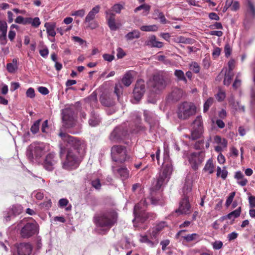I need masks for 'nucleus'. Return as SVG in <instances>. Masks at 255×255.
Wrapping results in <instances>:
<instances>
[{"mask_svg":"<svg viewBox=\"0 0 255 255\" xmlns=\"http://www.w3.org/2000/svg\"><path fill=\"white\" fill-rule=\"evenodd\" d=\"M122 92V87L121 85H116L115 88V93L116 94L118 100L119 99V97L120 94Z\"/></svg>","mask_w":255,"mask_h":255,"instance_id":"obj_58","label":"nucleus"},{"mask_svg":"<svg viewBox=\"0 0 255 255\" xmlns=\"http://www.w3.org/2000/svg\"><path fill=\"white\" fill-rule=\"evenodd\" d=\"M232 48L229 44H226L224 48V52L225 53V56L227 57H228L230 56L232 53Z\"/></svg>","mask_w":255,"mask_h":255,"instance_id":"obj_52","label":"nucleus"},{"mask_svg":"<svg viewBox=\"0 0 255 255\" xmlns=\"http://www.w3.org/2000/svg\"><path fill=\"white\" fill-rule=\"evenodd\" d=\"M214 140L216 143L219 144V145L223 147H227V140L225 138H221L220 136H215L214 138Z\"/></svg>","mask_w":255,"mask_h":255,"instance_id":"obj_40","label":"nucleus"},{"mask_svg":"<svg viewBox=\"0 0 255 255\" xmlns=\"http://www.w3.org/2000/svg\"><path fill=\"white\" fill-rule=\"evenodd\" d=\"M40 24L41 22L39 17H36L32 19V22L31 24L32 26L34 27H38Z\"/></svg>","mask_w":255,"mask_h":255,"instance_id":"obj_54","label":"nucleus"},{"mask_svg":"<svg viewBox=\"0 0 255 255\" xmlns=\"http://www.w3.org/2000/svg\"><path fill=\"white\" fill-rule=\"evenodd\" d=\"M117 213L115 211L107 212L96 220L97 225L100 228H103L104 231L109 229L117 221Z\"/></svg>","mask_w":255,"mask_h":255,"instance_id":"obj_4","label":"nucleus"},{"mask_svg":"<svg viewBox=\"0 0 255 255\" xmlns=\"http://www.w3.org/2000/svg\"><path fill=\"white\" fill-rule=\"evenodd\" d=\"M228 175V171L225 167L222 169L221 167L218 166L217 170V176L218 177L221 176L223 179H225Z\"/></svg>","mask_w":255,"mask_h":255,"instance_id":"obj_41","label":"nucleus"},{"mask_svg":"<svg viewBox=\"0 0 255 255\" xmlns=\"http://www.w3.org/2000/svg\"><path fill=\"white\" fill-rule=\"evenodd\" d=\"M241 212V208L239 207L236 210L231 212L227 215V218L230 220H234L240 216Z\"/></svg>","mask_w":255,"mask_h":255,"instance_id":"obj_37","label":"nucleus"},{"mask_svg":"<svg viewBox=\"0 0 255 255\" xmlns=\"http://www.w3.org/2000/svg\"><path fill=\"white\" fill-rule=\"evenodd\" d=\"M7 25L5 21L0 20V31L1 33H7Z\"/></svg>","mask_w":255,"mask_h":255,"instance_id":"obj_49","label":"nucleus"},{"mask_svg":"<svg viewBox=\"0 0 255 255\" xmlns=\"http://www.w3.org/2000/svg\"><path fill=\"white\" fill-rule=\"evenodd\" d=\"M205 156V153L202 151L191 153L188 157V160L192 168L196 170L204 161Z\"/></svg>","mask_w":255,"mask_h":255,"instance_id":"obj_14","label":"nucleus"},{"mask_svg":"<svg viewBox=\"0 0 255 255\" xmlns=\"http://www.w3.org/2000/svg\"><path fill=\"white\" fill-rule=\"evenodd\" d=\"M127 129L123 126L117 127L111 133L110 138L114 142H119L128 137Z\"/></svg>","mask_w":255,"mask_h":255,"instance_id":"obj_12","label":"nucleus"},{"mask_svg":"<svg viewBox=\"0 0 255 255\" xmlns=\"http://www.w3.org/2000/svg\"><path fill=\"white\" fill-rule=\"evenodd\" d=\"M125 37L128 40H131L134 38H138L140 37V32L137 30H134L127 34Z\"/></svg>","mask_w":255,"mask_h":255,"instance_id":"obj_36","label":"nucleus"},{"mask_svg":"<svg viewBox=\"0 0 255 255\" xmlns=\"http://www.w3.org/2000/svg\"><path fill=\"white\" fill-rule=\"evenodd\" d=\"M214 99L212 98H208L204 104L203 111L204 113L207 112L210 107L213 104Z\"/></svg>","mask_w":255,"mask_h":255,"instance_id":"obj_48","label":"nucleus"},{"mask_svg":"<svg viewBox=\"0 0 255 255\" xmlns=\"http://www.w3.org/2000/svg\"><path fill=\"white\" fill-rule=\"evenodd\" d=\"M92 185L96 189H99L101 188V184L99 179H96L92 181Z\"/></svg>","mask_w":255,"mask_h":255,"instance_id":"obj_53","label":"nucleus"},{"mask_svg":"<svg viewBox=\"0 0 255 255\" xmlns=\"http://www.w3.org/2000/svg\"><path fill=\"white\" fill-rule=\"evenodd\" d=\"M203 131V124L202 117L198 116L193 123V129L191 132V138L195 140L199 138Z\"/></svg>","mask_w":255,"mask_h":255,"instance_id":"obj_13","label":"nucleus"},{"mask_svg":"<svg viewBox=\"0 0 255 255\" xmlns=\"http://www.w3.org/2000/svg\"><path fill=\"white\" fill-rule=\"evenodd\" d=\"M175 76L178 78V80L187 82L184 72L181 70H176L174 72Z\"/></svg>","mask_w":255,"mask_h":255,"instance_id":"obj_44","label":"nucleus"},{"mask_svg":"<svg viewBox=\"0 0 255 255\" xmlns=\"http://www.w3.org/2000/svg\"><path fill=\"white\" fill-rule=\"evenodd\" d=\"M145 91V89L144 81L141 79L137 80L133 92V97L135 100L137 101H139L143 96Z\"/></svg>","mask_w":255,"mask_h":255,"instance_id":"obj_17","label":"nucleus"},{"mask_svg":"<svg viewBox=\"0 0 255 255\" xmlns=\"http://www.w3.org/2000/svg\"><path fill=\"white\" fill-rule=\"evenodd\" d=\"M233 75V72L228 71L227 73H226L224 80V84L225 85L228 86L230 84Z\"/></svg>","mask_w":255,"mask_h":255,"instance_id":"obj_42","label":"nucleus"},{"mask_svg":"<svg viewBox=\"0 0 255 255\" xmlns=\"http://www.w3.org/2000/svg\"><path fill=\"white\" fill-rule=\"evenodd\" d=\"M214 168L215 166L213 164V160L212 159H210L207 161L204 167L203 170L211 174L214 172Z\"/></svg>","mask_w":255,"mask_h":255,"instance_id":"obj_33","label":"nucleus"},{"mask_svg":"<svg viewBox=\"0 0 255 255\" xmlns=\"http://www.w3.org/2000/svg\"><path fill=\"white\" fill-rule=\"evenodd\" d=\"M145 44L153 47L161 48L163 46V43L156 40L155 36L152 35L146 41Z\"/></svg>","mask_w":255,"mask_h":255,"instance_id":"obj_27","label":"nucleus"},{"mask_svg":"<svg viewBox=\"0 0 255 255\" xmlns=\"http://www.w3.org/2000/svg\"><path fill=\"white\" fill-rule=\"evenodd\" d=\"M168 155L167 153L164 154V166L163 170L159 173V176L157 179L156 184L151 189L150 196L148 200H149L151 204L154 205L163 204L162 200L157 197H155V191L159 190L161 186L166 182L170 175H171L173 168L170 162L168 161Z\"/></svg>","mask_w":255,"mask_h":255,"instance_id":"obj_2","label":"nucleus"},{"mask_svg":"<svg viewBox=\"0 0 255 255\" xmlns=\"http://www.w3.org/2000/svg\"><path fill=\"white\" fill-rule=\"evenodd\" d=\"M100 121L99 116L92 112L91 118L89 120V125L92 127H95L99 124Z\"/></svg>","mask_w":255,"mask_h":255,"instance_id":"obj_31","label":"nucleus"},{"mask_svg":"<svg viewBox=\"0 0 255 255\" xmlns=\"http://www.w3.org/2000/svg\"><path fill=\"white\" fill-rule=\"evenodd\" d=\"M32 251V247L28 243H21L17 248L18 255H30Z\"/></svg>","mask_w":255,"mask_h":255,"instance_id":"obj_22","label":"nucleus"},{"mask_svg":"<svg viewBox=\"0 0 255 255\" xmlns=\"http://www.w3.org/2000/svg\"><path fill=\"white\" fill-rule=\"evenodd\" d=\"M150 9V6L149 5L146 4H141V5H139V6L137 7L136 8H135L134 9V12L136 13L138 11H139L141 10H143L142 14L143 16H146L149 13Z\"/></svg>","mask_w":255,"mask_h":255,"instance_id":"obj_32","label":"nucleus"},{"mask_svg":"<svg viewBox=\"0 0 255 255\" xmlns=\"http://www.w3.org/2000/svg\"><path fill=\"white\" fill-rule=\"evenodd\" d=\"M40 121V120L35 121L31 126L30 130L33 133L35 134L38 131Z\"/></svg>","mask_w":255,"mask_h":255,"instance_id":"obj_47","label":"nucleus"},{"mask_svg":"<svg viewBox=\"0 0 255 255\" xmlns=\"http://www.w3.org/2000/svg\"><path fill=\"white\" fill-rule=\"evenodd\" d=\"M49 150L48 144L44 143H33L28 146L26 155L28 159L32 160L34 158H40Z\"/></svg>","mask_w":255,"mask_h":255,"instance_id":"obj_3","label":"nucleus"},{"mask_svg":"<svg viewBox=\"0 0 255 255\" xmlns=\"http://www.w3.org/2000/svg\"><path fill=\"white\" fill-rule=\"evenodd\" d=\"M196 112V107L191 102H184L178 108L177 115L179 119L185 120L194 115Z\"/></svg>","mask_w":255,"mask_h":255,"instance_id":"obj_6","label":"nucleus"},{"mask_svg":"<svg viewBox=\"0 0 255 255\" xmlns=\"http://www.w3.org/2000/svg\"><path fill=\"white\" fill-rule=\"evenodd\" d=\"M44 27L46 28L48 35L54 37L56 34L55 30L56 23L54 22H46L44 24Z\"/></svg>","mask_w":255,"mask_h":255,"instance_id":"obj_28","label":"nucleus"},{"mask_svg":"<svg viewBox=\"0 0 255 255\" xmlns=\"http://www.w3.org/2000/svg\"><path fill=\"white\" fill-rule=\"evenodd\" d=\"M238 236V234L235 232H233L228 235V239L231 241L236 239Z\"/></svg>","mask_w":255,"mask_h":255,"instance_id":"obj_64","label":"nucleus"},{"mask_svg":"<svg viewBox=\"0 0 255 255\" xmlns=\"http://www.w3.org/2000/svg\"><path fill=\"white\" fill-rule=\"evenodd\" d=\"M100 9V5H96L92 8L86 15L84 22L87 24L86 27L87 28L94 29L98 27V23L95 19L96 14L99 12Z\"/></svg>","mask_w":255,"mask_h":255,"instance_id":"obj_9","label":"nucleus"},{"mask_svg":"<svg viewBox=\"0 0 255 255\" xmlns=\"http://www.w3.org/2000/svg\"><path fill=\"white\" fill-rule=\"evenodd\" d=\"M184 194V197L179 203V207L178 210L176 211V212H179L182 214H188L191 212V207L189 203V199L188 194L185 193Z\"/></svg>","mask_w":255,"mask_h":255,"instance_id":"obj_15","label":"nucleus"},{"mask_svg":"<svg viewBox=\"0 0 255 255\" xmlns=\"http://www.w3.org/2000/svg\"><path fill=\"white\" fill-rule=\"evenodd\" d=\"M234 178L237 180V183L241 186H246L248 180L245 177L244 174L240 171H238L235 172Z\"/></svg>","mask_w":255,"mask_h":255,"instance_id":"obj_25","label":"nucleus"},{"mask_svg":"<svg viewBox=\"0 0 255 255\" xmlns=\"http://www.w3.org/2000/svg\"><path fill=\"white\" fill-rule=\"evenodd\" d=\"M167 85L166 82L163 76L156 74L153 76L150 81L149 85L152 88V91L156 93H159L163 90Z\"/></svg>","mask_w":255,"mask_h":255,"instance_id":"obj_8","label":"nucleus"},{"mask_svg":"<svg viewBox=\"0 0 255 255\" xmlns=\"http://www.w3.org/2000/svg\"><path fill=\"white\" fill-rule=\"evenodd\" d=\"M111 156L114 161L120 163H123L128 158L126 148L121 145H114L112 147Z\"/></svg>","mask_w":255,"mask_h":255,"instance_id":"obj_7","label":"nucleus"},{"mask_svg":"<svg viewBox=\"0 0 255 255\" xmlns=\"http://www.w3.org/2000/svg\"><path fill=\"white\" fill-rule=\"evenodd\" d=\"M235 192H232L229 196L228 197L227 200H226V206L228 207L229 206L231 203L232 202L233 200V199L235 197Z\"/></svg>","mask_w":255,"mask_h":255,"instance_id":"obj_55","label":"nucleus"},{"mask_svg":"<svg viewBox=\"0 0 255 255\" xmlns=\"http://www.w3.org/2000/svg\"><path fill=\"white\" fill-rule=\"evenodd\" d=\"M106 18L110 29L112 31L117 30L120 27V24L116 22L115 14L110 10L105 11Z\"/></svg>","mask_w":255,"mask_h":255,"instance_id":"obj_20","label":"nucleus"},{"mask_svg":"<svg viewBox=\"0 0 255 255\" xmlns=\"http://www.w3.org/2000/svg\"><path fill=\"white\" fill-rule=\"evenodd\" d=\"M154 15L157 16L156 18L159 19L162 23L165 24L169 23V22H168L165 18L163 13L159 10L156 9L154 10Z\"/></svg>","mask_w":255,"mask_h":255,"instance_id":"obj_39","label":"nucleus"},{"mask_svg":"<svg viewBox=\"0 0 255 255\" xmlns=\"http://www.w3.org/2000/svg\"><path fill=\"white\" fill-rule=\"evenodd\" d=\"M174 41L177 43H183L186 44H192L194 43V40L190 38H186L185 37L180 36L175 37L174 39Z\"/></svg>","mask_w":255,"mask_h":255,"instance_id":"obj_30","label":"nucleus"},{"mask_svg":"<svg viewBox=\"0 0 255 255\" xmlns=\"http://www.w3.org/2000/svg\"><path fill=\"white\" fill-rule=\"evenodd\" d=\"M143 114L145 121L147 122L150 126H151L153 124L152 120L155 118L154 114L147 110H144Z\"/></svg>","mask_w":255,"mask_h":255,"instance_id":"obj_34","label":"nucleus"},{"mask_svg":"<svg viewBox=\"0 0 255 255\" xmlns=\"http://www.w3.org/2000/svg\"><path fill=\"white\" fill-rule=\"evenodd\" d=\"M72 38V39L75 42L79 43V44L81 45H82L84 44H86V41L84 40L83 39H82V38H81L80 37H79L78 36H73Z\"/></svg>","mask_w":255,"mask_h":255,"instance_id":"obj_60","label":"nucleus"},{"mask_svg":"<svg viewBox=\"0 0 255 255\" xmlns=\"http://www.w3.org/2000/svg\"><path fill=\"white\" fill-rule=\"evenodd\" d=\"M22 225L23 226L21 229L20 234L23 238H29L38 233V226L35 222H30L24 218L18 224L19 226Z\"/></svg>","mask_w":255,"mask_h":255,"instance_id":"obj_5","label":"nucleus"},{"mask_svg":"<svg viewBox=\"0 0 255 255\" xmlns=\"http://www.w3.org/2000/svg\"><path fill=\"white\" fill-rule=\"evenodd\" d=\"M230 103L232 105L233 108L236 111H238L239 112H244L245 108L244 106L240 105L239 102H235L233 99H231L230 101Z\"/></svg>","mask_w":255,"mask_h":255,"instance_id":"obj_38","label":"nucleus"},{"mask_svg":"<svg viewBox=\"0 0 255 255\" xmlns=\"http://www.w3.org/2000/svg\"><path fill=\"white\" fill-rule=\"evenodd\" d=\"M38 90L40 93L44 95H46L49 93V90L45 87H39Z\"/></svg>","mask_w":255,"mask_h":255,"instance_id":"obj_62","label":"nucleus"},{"mask_svg":"<svg viewBox=\"0 0 255 255\" xmlns=\"http://www.w3.org/2000/svg\"><path fill=\"white\" fill-rule=\"evenodd\" d=\"M22 210V208L20 205L12 206L8 209L6 215L4 216L6 221H9L17 215H19Z\"/></svg>","mask_w":255,"mask_h":255,"instance_id":"obj_21","label":"nucleus"},{"mask_svg":"<svg viewBox=\"0 0 255 255\" xmlns=\"http://www.w3.org/2000/svg\"><path fill=\"white\" fill-rule=\"evenodd\" d=\"M59 136L61 138L60 156L66 151V158L63 162V168L71 169L77 167L80 157L85 152V143L83 140L66 133L61 132Z\"/></svg>","mask_w":255,"mask_h":255,"instance_id":"obj_1","label":"nucleus"},{"mask_svg":"<svg viewBox=\"0 0 255 255\" xmlns=\"http://www.w3.org/2000/svg\"><path fill=\"white\" fill-rule=\"evenodd\" d=\"M68 203V201L67 199L62 198L59 200L58 202V205L60 207H65Z\"/></svg>","mask_w":255,"mask_h":255,"instance_id":"obj_59","label":"nucleus"},{"mask_svg":"<svg viewBox=\"0 0 255 255\" xmlns=\"http://www.w3.org/2000/svg\"><path fill=\"white\" fill-rule=\"evenodd\" d=\"M124 5L120 3H116L114 4L112 7L111 8L110 10H111V12L112 11L115 12L117 13H120L121 11V10L124 9Z\"/></svg>","mask_w":255,"mask_h":255,"instance_id":"obj_46","label":"nucleus"},{"mask_svg":"<svg viewBox=\"0 0 255 255\" xmlns=\"http://www.w3.org/2000/svg\"><path fill=\"white\" fill-rule=\"evenodd\" d=\"M226 97V95L225 92L222 91H220L216 96V99L219 101H223Z\"/></svg>","mask_w":255,"mask_h":255,"instance_id":"obj_63","label":"nucleus"},{"mask_svg":"<svg viewBox=\"0 0 255 255\" xmlns=\"http://www.w3.org/2000/svg\"><path fill=\"white\" fill-rule=\"evenodd\" d=\"M57 161L58 159L55 154L50 153L45 157L43 163V167L47 170L51 171L54 168Z\"/></svg>","mask_w":255,"mask_h":255,"instance_id":"obj_16","label":"nucleus"},{"mask_svg":"<svg viewBox=\"0 0 255 255\" xmlns=\"http://www.w3.org/2000/svg\"><path fill=\"white\" fill-rule=\"evenodd\" d=\"M18 69V60L14 58L11 63H7L6 65V69L10 73H14Z\"/></svg>","mask_w":255,"mask_h":255,"instance_id":"obj_29","label":"nucleus"},{"mask_svg":"<svg viewBox=\"0 0 255 255\" xmlns=\"http://www.w3.org/2000/svg\"><path fill=\"white\" fill-rule=\"evenodd\" d=\"M166 223L165 222H160L153 227L151 233L152 239H156L157 235L166 226Z\"/></svg>","mask_w":255,"mask_h":255,"instance_id":"obj_23","label":"nucleus"},{"mask_svg":"<svg viewBox=\"0 0 255 255\" xmlns=\"http://www.w3.org/2000/svg\"><path fill=\"white\" fill-rule=\"evenodd\" d=\"M197 178V174L194 172H189L186 176L185 184L183 188V192L189 194L192 189L193 182Z\"/></svg>","mask_w":255,"mask_h":255,"instance_id":"obj_18","label":"nucleus"},{"mask_svg":"<svg viewBox=\"0 0 255 255\" xmlns=\"http://www.w3.org/2000/svg\"><path fill=\"white\" fill-rule=\"evenodd\" d=\"M32 196L38 200H41L43 199L44 195L41 191H35L32 193Z\"/></svg>","mask_w":255,"mask_h":255,"instance_id":"obj_57","label":"nucleus"},{"mask_svg":"<svg viewBox=\"0 0 255 255\" xmlns=\"http://www.w3.org/2000/svg\"><path fill=\"white\" fill-rule=\"evenodd\" d=\"M113 171L115 174L119 175L123 180L129 177V171L126 167H121L118 169L113 167Z\"/></svg>","mask_w":255,"mask_h":255,"instance_id":"obj_24","label":"nucleus"},{"mask_svg":"<svg viewBox=\"0 0 255 255\" xmlns=\"http://www.w3.org/2000/svg\"><path fill=\"white\" fill-rule=\"evenodd\" d=\"M134 72L128 71L123 76L122 82L123 84L126 87L129 86L133 81Z\"/></svg>","mask_w":255,"mask_h":255,"instance_id":"obj_26","label":"nucleus"},{"mask_svg":"<svg viewBox=\"0 0 255 255\" xmlns=\"http://www.w3.org/2000/svg\"><path fill=\"white\" fill-rule=\"evenodd\" d=\"M148 203L146 200H141L139 203L136 205L134 208V215L135 216L133 221H137V222H143L147 218L146 213L145 212Z\"/></svg>","mask_w":255,"mask_h":255,"instance_id":"obj_10","label":"nucleus"},{"mask_svg":"<svg viewBox=\"0 0 255 255\" xmlns=\"http://www.w3.org/2000/svg\"><path fill=\"white\" fill-rule=\"evenodd\" d=\"M158 27L156 25H143L141 26L140 30L143 31H156Z\"/></svg>","mask_w":255,"mask_h":255,"instance_id":"obj_43","label":"nucleus"},{"mask_svg":"<svg viewBox=\"0 0 255 255\" xmlns=\"http://www.w3.org/2000/svg\"><path fill=\"white\" fill-rule=\"evenodd\" d=\"M85 13V10L84 9H81L76 11H73L71 13L72 16H77L80 17H83Z\"/></svg>","mask_w":255,"mask_h":255,"instance_id":"obj_50","label":"nucleus"},{"mask_svg":"<svg viewBox=\"0 0 255 255\" xmlns=\"http://www.w3.org/2000/svg\"><path fill=\"white\" fill-rule=\"evenodd\" d=\"M249 205L251 208H253L255 207V197L253 196H250L249 197Z\"/></svg>","mask_w":255,"mask_h":255,"instance_id":"obj_61","label":"nucleus"},{"mask_svg":"<svg viewBox=\"0 0 255 255\" xmlns=\"http://www.w3.org/2000/svg\"><path fill=\"white\" fill-rule=\"evenodd\" d=\"M213 248L215 250H219L223 247V243L220 241H215L212 244Z\"/></svg>","mask_w":255,"mask_h":255,"instance_id":"obj_56","label":"nucleus"},{"mask_svg":"<svg viewBox=\"0 0 255 255\" xmlns=\"http://www.w3.org/2000/svg\"><path fill=\"white\" fill-rule=\"evenodd\" d=\"M189 68L195 73H198L200 71V67L199 65L196 62H192L189 64Z\"/></svg>","mask_w":255,"mask_h":255,"instance_id":"obj_45","label":"nucleus"},{"mask_svg":"<svg viewBox=\"0 0 255 255\" xmlns=\"http://www.w3.org/2000/svg\"><path fill=\"white\" fill-rule=\"evenodd\" d=\"M26 97L29 98H33L35 97L34 90L32 88H29L27 89L26 92Z\"/></svg>","mask_w":255,"mask_h":255,"instance_id":"obj_51","label":"nucleus"},{"mask_svg":"<svg viewBox=\"0 0 255 255\" xmlns=\"http://www.w3.org/2000/svg\"><path fill=\"white\" fill-rule=\"evenodd\" d=\"M185 232V230H180L176 234L177 238L181 237L184 242L188 243H197L199 241L200 236L196 233H192L191 234H187L183 235V233Z\"/></svg>","mask_w":255,"mask_h":255,"instance_id":"obj_19","label":"nucleus"},{"mask_svg":"<svg viewBox=\"0 0 255 255\" xmlns=\"http://www.w3.org/2000/svg\"><path fill=\"white\" fill-rule=\"evenodd\" d=\"M247 12L252 17H255V7L250 0H247Z\"/></svg>","mask_w":255,"mask_h":255,"instance_id":"obj_35","label":"nucleus"},{"mask_svg":"<svg viewBox=\"0 0 255 255\" xmlns=\"http://www.w3.org/2000/svg\"><path fill=\"white\" fill-rule=\"evenodd\" d=\"M62 120L63 125L66 128H71L75 126L74 112L71 108H67L63 110Z\"/></svg>","mask_w":255,"mask_h":255,"instance_id":"obj_11","label":"nucleus"}]
</instances>
